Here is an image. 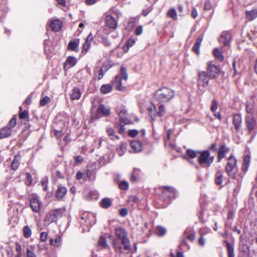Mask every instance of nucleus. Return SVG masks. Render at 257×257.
I'll list each match as a JSON object with an SVG mask.
<instances>
[{"mask_svg": "<svg viewBox=\"0 0 257 257\" xmlns=\"http://www.w3.org/2000/svg\"><path fill=\"white\" fill-rule=\"evenodd\" d=\"M175 96L173 90L167 87H163L157 90L154 94L155 99L160 102L170 101Z\"/></svg>", "mask_w": 257, "mask_h": 257, "instance_id": "obj_1", "label": "nucleus"}, {"mask_svg": "<svg viewBox=\"0 0 257 257\" xmlns=\"http://www.w3.org/2000/svg\"><path fill=\"white\" fill-rule=\"evenodd\" d=\"M127 74L126 69L122 67L120 69V73L115 77L114 84L115 87L119 91H123L125 90V87L123 85L127 80Z\"/></svg>", "mask_w": 257, "mask_h": 257, "instance_id": "obj_2", "label": "nucleus"}, {"mask_svg": "<svg viewBox=\"0 0 257 257\" xmlns=\"http://www.w3.org/2000/svg\"><path fill=\"white\" fill-rule=\"evenodd\" d=\"M65 211L64 208H60L50 211L46 216L45 221L48 223L56 221L59 218L62 217L63 213Z\"/></svg>", "mask_w": 257, "mask_h": 257, "instance_id": "obj_3", "label": "nucleus"}, {"mask_svg": "<svg viewBox=\"0 0 257 257\" xmlns=\"http://www.w3.org/2000/svg\"><path fill=\"white\" fill-rule=\"evenodd\" d=\"M213 161L214 157L210 156L208 150L201 152L198 157V162L202 167H209Z\"/></svg>", "mask_w": 257, "mask_h": 257, "instance_id": "obj_4", "label": "nucleus"}, {"mask_svg": "<svg viewBox=\"0 0 257 257\" xmlns=\"http://www.w3.org/2000/svg\"><path fill=\"white\" fill-rule=\"evenodd\" d=\"M115 234L118 237V240L124 245L126 249H131L130 241L126 236V233L124 228L118 227L115 229Z\"/></svg>", "mask_w": 257, "mask_h": 257, "instance_id": "obj_5", "label": "nucleus"}, {"mask_svg": "<svg viewBox=\"0 0 257 257\" xmlns=\"http://www.w3.org/2000/svg\"><path fill=\"white\" fill-rule=\"evenodd\" d=\"M236 160L233 155H231L228 159L225 169L228 176L234 178L235 176V167Z\"/></svg>", "mask_w": 257, "mask_h": 257, "instance_id": "obj_6", "label": "nucleus"}, {"mask_svg": "<svg viewBox=\"0 0 257 257\" xmlns=\"http://www.w3.org/2000/svg\"><path fill=\"white\" fill-rule=\"evenodd\" d=\"M80 222L82 225L90 227L96 222L95 216L92 213L85 212L82 214Z\"/></svg>", "mask_w": 257, "mask_h": 257, "instance_id": "obj_7", "label": "nucleus"}, {"mask_svg": "<svg viewBox=\"0 0 257 257\" xmlns=\"http://www.w3.org/2000/svg\"><path fill=\"white\" fill-rule=\"evenodd\" d=\"M195 238V233L193 229L191 227H189L186 229L184 231L183 234L181 237V242L183 245H188L187 240L192 242ZM188 248L189 247L188 246Z\"/></svg>", "mask_w": 257, "mask_h": 257, "instance_id": "obj_8", "label": "nucleus"}, {"mask_svg": "<svg viewBox=\"0 0 257 257\" xmlns=\"http://www.w3.org/2000/svg\"><path fill=\"white\" fill-rule=\"evenodd\" d=\"M160 189L162 192L161 195L165 200L175 198L177 194L176 190L170 186H162Z\"/></svg>", "mask_w": 257, "mask_h": 257, "instance_id": "obj_9", "label": "nucleus"}, {"mask_svg": "<svg viewBox=\"0 0 257 257\" xmlns=\"http://www.w3.org/2000/svg\"><path fill=\"white\" fill-rule=\"evenodd\" d=\"M212 79L206 71H202L199 72L198 86L199 87H206L208 85L209 81Z\"/></svg>", "mask_w": 257, "mask_h": 257, "instance_id": "obj_10", "label": "nucleus"}, {"mask_svg": "<svg viewBox=\"0 0 257 257\" xmlns=\"http://www.w3.org/2000/svg\"><path fill=\"white\" fill-rule=\"evenodd\" d=\"M207 71L209 76L212 78H214L219 74L220 70L219 67L213 64L212 62H209L207 65Z\"/></svg>", "mask_w": 257, "mask_h": 257, "instance_id": "obj_11", "label": "nucleus"}, {"mask_svg": "<svg viewBox=\"0 0 257 257\" xmlns=\"http://www.w3.org/2000/svg\"><path fill=\"white\" fill-rule=\"evenodd\" d=\"M80 43L79 39H71L67 46V49L75 52L79 51V45Z\"/></svg>", "mask_w": 257, "mask_h": 257, "instance_id": "obj_12", "label": "nucleus"}, {"mask_svg": "<svg viewBox=\"0 0 257 257\" xmlns=\"http://www.w3.org/2000/svg\"><path fill=\"white\" fill-rule=\"evenodd\" d=\"M246 124L248 131L249 133L257 128V121L253 117H246Z\"/></svg>", "mask_w": 257, "mask_h": 257, "instance_id": "obj_13", "label": "nucleus"}, {"mask_svg": "<svg viewBox=\"0 0 257 257\" xmlns=\"http://www.w3.org/2000/svg\"><path fill=\"white\" fill-rule=\"evenodd\" d=\"M62 26V22L58 19L52 20L50 23V27L51 30L54 32L59 31L61 29Z\"/></svg>", "mask_w": 257, "mask_h": 257, "instance_id": "obj_14", "label": "nucleus"}, {"mask_svg": "<svg viewBox=\"0 0 257 257\" xmlns=\"http://www.w3.org/2000/svg\"><path fill=\"white\" fill-rule=\"evenodd\" d=\"M120 241L118 239L114 240L113 241L112 245L116 252H120L124 253L125 251H128L131 249H126L124 248V245L121 243Z\"/></svg>", "mask_w": 257, "mask_h": 257, "instance_id": "obj_15", "label": "nucleus"}, {"mask_svg": "<svg viewBox=\"0 0 257 257\" xmlns=\"http://www.w3.org/2000/svg\"><path fill=\"white\" fill-rule=\"evenodd\" d=\"M231 39V36L230 33L227 32L223 33L220 38L219 41L225 46H228Z\"/></svg>", "mask_w": 257, "mask_h": 257, "instance_id": "obj_16", "label": "nucleus"}, {"mask_svg": "<svg viewBox=\"0 0 257 257\" xmlns=\"http://www.w3.org/2000/svg\"><path fill=\"white\" fill-rule=\"evenodd\" d=\"M229 151V149L226 148L225 145H222L219 148L217 154L218 161L220 162L225 156V154Z\"/></svg>", "mask_w": 257, "mask_h": 257, "instance_id": "obj_17", "label": "nucleus"}, {"mask_svg": "<svg viewBox=\"0 0 257 257\" xmlns=\"http://www.w3.org/2000/svg\"><path fill=\"white\" fill-rule=\"evenodd\" d=\"M93 40V36L92 34L90 33L86 38L84 44L83 45L82 53L86 54L88 50L89 49L91 42Z\"/></svg>", "mask_w": 257, "mask_h": 257, "instance_id": "obj_18", "label": "nucleus"}, {"mask_svg": "<svg viewBox=\"0 0 257 257\" xmlns=\"http://www.w3.org/2000/svg\"><path fill=\"white\" fill-rule=\"evenodd\" d=\"M77 60L75 57L73 56H69L67 57L65 62L64 68L65 70L69 69L70 68H71L75 66Z\"/></svg>", "mask_w": 257, "mask_h": 257, "instance_id": "obj_19", "label": "nucleus"}, {"mask_svg": "<svg viewBox=\"0 0 257 257\" xmlns=\"http://www.w3.org/2000/svg\"><path fill=\"white\" fill-rule=\"evenodd\" d=\"M242 123L241 116L239 114H234L233 117V123L237 132L239 131Z\"/></svg>", "mask_w": 257, "mask_h": 257, "instance_id": "obj_20", "label": "nucleus"}, {"mask_svg": "<svg viewBox=\"0 0 257 257\" xmlns=\"http://www.w3.org/2000/svg\"><path fill=\"white\" fill-rule=\"evenodd\" d=\"M106 24L109 28L115 30L117 28V23L112 16L108 15L106 17Z\"/></svg>", "mask_w": 257, "mask_h": 257, "instance_id": "obj_21", "label": "nucleus"}, {"mask_svg": "<svg viewBox=\"0 0 257 257\" xmlns=\"http://www.w3.org/2000/svg\"><path fill=\"white\" fill-rule=\"evenodd\" d=\"M30 206L33 210L38 212L40 209L41 202L37 198H32L30 200Z\"/></svg>", "mask_w": 257, "mask_h": 257, "instance_id": "obj_22", "label": "nucleus"}, {"mask_svg": "<svg viewBox=\"0 0 257 257\" xmlns=\"http://www.w3.org/2000/svg\"><path fill=\"white\" fill-rule=\"evenodd\" d=\"M21 156L19 155L15 156L14 159L11 162V169L14 171L17 170L20 164Z\"/></svg>", "mask_w": 257, "mask_h": 257, "instance_id": "obj_23", "label": "nucleus"}, {"mask_svg": "<svg viewBox=\"0 0 257 257\" xmlns=\"http://www.w3.org/2000/svg\"><path fill=\"white\" fill-rule=\"evenodd\" d=\"M131 146L134 152L135 153L141 152L143 149L142 143L138 141H132L131 143Z\"/></svg>", "mask_w": 257, "mask_h": 257, "instance_id": "obj_24", "label": "nucleus"}, {"mask_svg": "<svg viewBox=\"0 0 257 257\" xmlns=\"http://www.w3.org/2000/svg\"><path fill=\"white\" fill-rule=\"evenodd\" d=\"M81 95L80 90L78 87H75L73 88L70 93L71 98L72 100L79 99Z\"/></svg>", "mask_w": 257, "mask_h": 257, "instance_id": "obj_25", "label": "nucleus"}, {"mask_svg": "<svg viewBox=\"0 0 257 257\" xmlns=\"http://www.w3.org/2000/svg\"><path fill=\"white\" fill-rule=\"evenodd\" d=\"M67 193V189L64 187H59L57 189L55 196L58 200H60L64 197Z\"/></svg>", "mask_w": 257, "mask_h": 257, "instance_id": "obj_26", "label": "nucleus"}, {"mask_svg": "<svg viewBox=\"0 0 257 257\" xmlns=\"http://www.w3.org/2000/svg\"><path fill=\"white\" fill-rule=\"evenodd\" d=\"M12 130L10 127H5L0 130V139L5 138L11 135Z\"/></svg>", "mask_w": 257, "mask_h": 257, "instance_id": "obj_27", "label": "nucleus"}, {"mask_svg": "<svg viewBox=\"0 0 257 257\" xmlns=\"http://www.w3.org/2000/svg\"><path fill=\"white\" fill-rule=\"evenodd\" d=\"M246 18L248 21H252L257 18V9L246 12Z\"/></svg>", "mask_w": 257, "mask_h": 257, "instance_id": "obj_28", "label": "nucleus"}, {"mask_svg": "<svg viewBox=\"0 0 257 257\" xmlns=\"http://www.w3.org/2000/svg\"><path fill=\"white\" fill-rule=\"evenodd\" d=\"M217 106H218L217 101L216 100L213 99L212 101V105L211 106V110L212 112H215L214 115L217 118L220 119H221V114H220V112H215L217 109Z\"/></svg>", "mask_w": 257, "mask_h": 257, "instance_id": "obj_29", "label": "nucleus"}, {"mask_svg": "<svg viewBox=\"0 0 257 257\" xmlns=\"http://www.w3.org/2000/svg\"><path fill=\"white\" fill-rule=\"evenodd\" d=\"M202 41V38L199 37L197 39L194 46H193L192 49V50L197 54L199 55L200 51L199 49Z\"/></svg>", "mask_w": 257, "mask_h": 257, "instance_id": "obj_30", "label": "nucleus"}, {"mask_svg": "<svg viewBox=\"0 0 257 257\" xmlns=\"http://www.w3.org/2000/svg\"><path fill=\"white\" fill-rule=\"evenodd\" d=\"M106 131L108 136L111 140L114 141L119 139V137L115 135V131L112 127L109 126L107 127L106 128Z\"/></svg>", "mask_w": 257, "mask_h": 257, "instance_id": "obj_31", "label": "nucleus"}, {"mask_svg": "<svg viewBox=\"0 0 257 257\" xmlns=\"http://www.w3.org/2000/svg\"><path fill=\"white\" fill-rule=\"evenodd\" d=\"M213 53L214 57L219 61H222L224 59V56L221 49L215 48L213 49Z\"/></svg>", "mask_w": 257, "mask_h": 257, "instance_id": "obj_32", "label": "nucleus"}, {"mask_svg": "<svg viewBox=\"0 0 257 257\" xmlns=\"http://www.w3.org/2000/svg\"><path fill=\"white\" fill-rule=\"evenodd\" d=\"M100 204L101 207L106 209L111 205L112 201L108 198H104L101 200Z\"/></svg>", "mask_w": 257, "mask_h": 257, "instance_id": "obj_33", "label": "nucleus"}, {"mask_svg": "<svg viewBox=\"0 0 257 257\" xmlns=\"http://www.w3.org/2000/svg\"><path fill=\"white\" fill-rule=\"evenodd\" d=\"M141 171L139 169H134L131 175V180L132 182H136L138 181Z\"/></svg>", "mask_w": 257, "mask_h": 257, "instance_id": "obj_34", "label": "nucleus"}, {"mask_svg": "<svg viewBox=\"0 0 257 257\" xmlns=\"http://www.w3.org/2000/svg\"><path fill=\"white\" fill-rule=\"evenodd\" d=\"M223 174L220 171H218L215 174V182L216 184L221 185L223 183Z\"/></svg>", "mask_w": 257, "mask_h": 257, "instance_id": "obj_35", "label": "nucleus"}, {"mask_svg": "<svg viewBox=\"0 0 257 257\" xmlns=\"http://www.w3.org/2000/svg\"><path fill=\"white\" fill-rule=\"evenodd\" d=\"M112 90V86L111 84H107L102 85L100 88V90L102 93L106 94L107 93L110 92Z\"/></svg>", "mask_w": 257, "mask_h": 257, "instance_id": "obj_36", "label": "nucleus"}, {"mask_svg": "<svg viewBox=\"0 0 257 257\" xmlns=\"http://www.w3.org/2000/svg\"><path fill=\"white\" fill-rule=\"evenodd\" d=\"M109 68L110 67L107 65H104L102 66L98 74L97 78L98 80L101 79L103 77Z\"/></svg>", "mask_w": 257, "mask_h": 257, "instance_id": "obj_37", "label": "nucleus"}, {"mask_svg": "<svg viewBox=\"0 0 257 257\" xmlns=\"http://www.w3.org/2000/svg\"><path fill=\"white\" fill-rule=\"evenodd\" d=\"M98 111L100 112L103 115L108 116L110 114V110L103 104H100L98 108Z\"/></svg>", "mask_w": 257, "mask_h": 257, "instance_id": "obj_38", "label": "nucleus"}, {"mask_svg": "<svg viewBox=\"0 0 257 257\" xmlns=\"http://www.w3.org/2000/svg\"><path fill=\"white\" fill-rule=\"evenodd\" d=\"M226 243L228 257H234V248L233 245L228 242L226 241Z\"/></svg>", "mask_w": 257, "mask_h": 257, "instance_id": "obj_39", "label": "nucleus"}, {"mask_svg": "<svg viewBox=\"0 0 257 257\" xmlns=\"http://www.w3.org/2000/svg\"><path fill=\"white\" fill-rule=\"evenodd\" d=\"M61 237L60 236H56L55 238L51 239L50 242L52 245L59 246L61 243Z\"/></svg>", "mask_w": 257, "mask_h": 257, "instance_id": "obj_40", "label": "nucleus"}, {"mask_svg": "<svg viewBox=\"0 0 257 257\" xmlns=\"http://www.w3.org/2000/svg\"><path fill=\"white\" fill-rule=\"evenodd\" d=\"M166 229L165 227L158 226L156 228V232L159 236H163L166 233Z\"/></svg>", "mask_w": 257, "mask_h": 257, "instance_id": "obj_41", "label": "nucleus"}, {"mask_svg": "<svg viewBox=\"0 0 257 257\" xmlns=\"http://www.w3.org/2000/svg\"><path fill=\"white\" fill-rule=\"evenodd\" d=\"M168 16L172 19L176 20L177 19V12L174 9H170L167 13Z\"/></svg>", "mask_w": 257, "mask_h": 257, "instance_id": "obj_42", "label": "nucleus"}, {"mask_svg": "<svg viewBox=\"0 0 257 257\" xmlns=\"http://www.w3.org/2000/svg\"><path fill=\"white\" fill-rule=\"evenodd\" d=\"M250 163V156L246 155L244 157L243 163V168L244 171L247 170L248 166Z\"/></svg>", "mask_w": 257, "mask_h": 257, "instance_id": "obj_43", "label": "nucleus"}, {"mask_svg": "<svg viewBox=\"0 0 257 257\" xmlns=\"http://www.w3.org/2000/svg\"><path fill=\"white\" fill-rule=\"evenodd\" d=\"M32 231L31 228L27 225L23 228V234L26 238H29L31 236Z\"/></svg>", "mask_w": 257, "mask_h": 257, "instance_id": "obj_44", "label": "nucleus"}, {"mask_svg": "<svg viewBox=\"0 0 257 257\" xmlns=\"http://www.w3.org/2000/svg\"><path fill=\"white\" fill-rule=\"evenodd\" d=\"M98 245L101 248H105L107 246V244L105 238L103 236H101L98 241Z\"/></svg>", "mask_w": 257, "mask_h": 257, "instance_id": "obj_45", "label": "nucleus"}, {"mask_svg": "<svg viewBox=\"0 0 257 257\" xmlns=\"http://www.w3.org/2000/svg\"><path fill=\"white\" fill-rule=\"evenodd\" d=\"M26 178L25 180V184L27 186H31L33 184V179L32 175L30 173H26Z\"/></svg>", "mask_w": 257, "mask_h": 257, "instance_id": "obj_46", "label": "nucleus"}, {"mask_svg": "<svg viewBox=\"0 0 257 257\" xmlns=\"http://www.w3.org/2000/svg\"><path fill=\"white\" fill-rule=\"evenodd\" d=\"M50 101V98L48 96H45L40 100V104L41 106H44L46 105Z\"/></svg>", "mask_w": 257, "mask_h": 257, "instance_id": "obj_47", "label": "nucleus"}, {"mask_svg": "<svg viewBox=\"0 0 257 257\" xmlns=\"http://www.w3.org/2000/svg\"><path fill=\"white\" fill-rule=\"evenodd\" d=\"M165 112V106L163 104L160 105L159 106V110L157 112L158 115L159 116H162Z\"/></svg>", "mask_w": 257, "mask_h": 257, "instance_id": "obj_48", "label": "nucleus"}, {"mask_svg": "<svg viewBox=\"0 0 257 257\" xmlns=\"http://www.w3.org/2000/svg\"><path fill=\"white\" fill-rule=\"evenodd\" d=\"M187 154L191 158H195L197 156L196 152L191 149L187 150Z\"/></svg>", "mask_w": 257, "mask_h": 257, "instance_id": "obj_49", "label": "nucleus"}, {"mask_svg": "<svg viewBox=\"0 0 257 257\" xmlns=\"http://www.w3.org/2000/svg\"><path fill=\"white\" fill-rule=\"evenodd\" d=\"M212 8V4L210 0H206L204 3V9L206 11L210 10Z\"/></svg>", "mask_w": 257, "mask_h": 257, "instance_id": "obj_50", "label": "nucleus"}, {"mask_svg": "<svg viewBox=\"0 0 257 257\" xmlns=\"http://www.w3.org/2000/svg\"><path fill=\"white\" fill-rule=\"evenodd\" d=\"M119 187L121 190H125L128 188V184L126 181H122L119 185Z\"/></svg>", "mask_w": 257, "mask_h": 257, "instance_id": "obj_51", "label": "nucleus"}, {"mask_svg": "<svg viewBox=\"0 0 257 257\" xmlns=\"http://www.w3.org/2000/svg\"><path fill=\"white\" fill-rule=\"evenodd\" d=\"M125 151V145L124 144H121L117 149L118 153L120 156H122Z\"/></svg>", "mask_w": 257, "mask_h": 257, "instance_id": "obj_52", "label": "nucleus"}, {"mask_svg": "<svg viewBox=\"0 0 257 257\" xmlns=\"http://www.w3.org/2000/svg\"><path fill=\"white\" fill-rule=\"evenodd\" d=\"M16 250L17 251V255L16 257H21V256H22L21 246L18 243H16Z\"/></svg>", "mask_w": 257, "mask_h": 257, "instance_id": "obj_53", "label": "nucleus"}, {"mask_svg": "<svg viewBox=\"0 0 257 257\" xmlns=\"http://www.w3.org/2000/svg\"><path fill=\"white\" fill-rule=\"evenodd\" d=\"M119 122L120 123L127 124L131 123V120L127 117H119Z\"/></svg>", "mask_w": 257, "mask_h": 257, "instance_id": "obj_54", "label": "nucleus"}, {"mask_svg": "<svg viewBox=\"0 0 257 257\" xmlns=\"http://www.w3.org/2000/svg\"><path fill=\"white\" fill-rule=\"evenodd\" d=\"M28 116V111L27 110H24L23 112H21L19 113V118L20 119H25Z\"/></svg>", "mask_w": 257, "mask_h": 257, "instance_id": "obj_55", "label": "nucleus"}, {"mask_svg": "<svg viewBox=\"0 0 257 257\" xmlns=\"http://www.w3.org/2000/svg\"><path fill=\"white\" fill-rule=\"evenodd\" d=\"M128 214V211L127 209L125 208H121L119 210V215L122 217H125Z\"/></svg>", "mask_w": 257, "mask_h": 257, "instance_id": "obj_56", "label": "nucleus"}, {"mask_svg": "<svg viewBox=\"0 0 257 257\" xmlns=\"http://www.w3.org/2000/svg\"><path fill=\"white\" fill-rule=\"evenodd\" d=\"M40 239L42 241H46L47 239V233L45 232H42L40 234Z\"/></svg>", "mask_w": 257, "mask_h": 257, "instance_id": "obj_57", "label": "nucleus"}, {"mask_svg": "<svg viewBox=\"0 0 257 257\" xmlns=\"http://www.w3.org/2000/svg\"><path fill=\"white\" fill-rule=\"evenodd\" d=\"M139 132L136 130H130L128 132V135L132 137H135L138 134Z\"/></svg>", "mask_w": 257, "mask_h": 257, "instance_id": "obj_58", "label": "nucleus"}, {"mask_svg": "<svg viewBox=\"0 0 257 257\" xmlns=\"http://www.w3.org/2000/svg\"><path fill=\"white\" fill-rule=\"evenodd\" d=\"M16 124V118L14 117L12 118L9 122V125L11 127H14Z\"/></svg>", "mask_w": 257, "mask_h": 257, "instance_id": "obj_59", "label": "nucleus"}, {"mask_svg": "<svg viewBox=\"0 0 257 257\" xmlns=\"http://www.w3.org/2000/svg\"><path fill=\"white\" fill-rule=\"evenodd\" d=\"M143 32V27L141 26H139L135 30V34L136 35H140Z\"/></svg>", "mask_w": 257, "mask_h": 257, "instance_id": "obj_60", "label": "nucleus"}, {"mask_svg": "<svg viewBox=\"0 0 257 257\" xmlns=\"http://www.w3.org/2000/svg\"><path fill=\"white\" fill-rule=\"evenodd\" d=\"M27 257H36L35 253L29 249H28L27 250Z\"/></svg>", "mask_w": 257, "mask_h": 257, "instance_id": "obj_61", "label": "nucleus"}, {"mask_svg": "<svg viewBox=\"0 0 257 257\" xmlns=\"http://www.w3.org/2000/svg\"><path fill=\"white\" fill-rule=\"evenodd\" d=\"M246 111L248 113H252L253 112L252 107L249 104H246Z\"/></svg>", "mask_w": 257, "mask_h": 257, "instance_id": "obj_62", "label": "nucleus"}, {"mask_svg": "<svg viewBox=\"0 0 257 257\" xmlns=\"http://www.w3.org/2000/svg\"><path fill=\"white\" fill-rule=\"evenodd\" d=\"M118 115H119V117H122L123 116L127 117V114H126V110L124 109H122V110H120V111L118 113Z\"/></svg>", "mask_w": 257, "mask_h": 257, "instance_id": "obj_63", "label": "nucleus"}, {"mask_svg": "<svg viewBox=\"0 0 257 257\" xmlns=\"http://www.w3.org/2000/svg\"><path fill=\"white\" fill-rule=\"evenodd\" d=\"M199 244L201 246H204L205 243V240L202 236H201L198 240Z\"/></svg>", "mask_w": 257, "mask_h": 257, "instance_id": "obj_64", "label": "nucleus"}]
</instances>
